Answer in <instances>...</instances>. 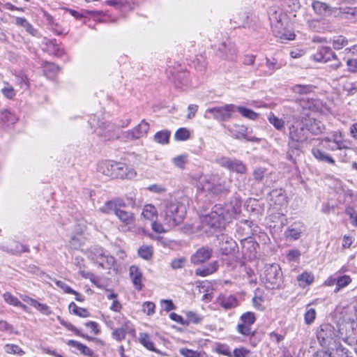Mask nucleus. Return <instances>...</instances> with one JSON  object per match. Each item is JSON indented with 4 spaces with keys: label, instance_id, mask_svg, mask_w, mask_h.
<instances>
[{
    "label": "nucleus",
    "instance_id": "4",
    "mask_svg": "<svg viewBox=\"0 0 357 357\" xmlns=\"http://www.w3.org/2000/svg\"><path fill=\"white\" fill-rule=\"evenodd\" d=\"M99 172L114 178H132L136 172L126 164L114 161H103L98 165Z\"/></svg>",
    "mask_w": 357,
    "mask_h": 357
},
{
    "label": "nucleus",
    "instance_id": "36",
    "mask_svg": "<svg viewBox=\"0 0 357 357\" xmlns=\"http://www.w3.org/2000/svg\"><path fill=\"white\" fill-rule=\"evenodd\" d=\"M170 137V132L168 130H162L158 132L154 135V140L161 144H166L169 143Z\"/></svg>",
    "mask_w": 357,
    "mask_h": 357
},
{
    "label": "nucleus",
    "instance_id": "53",
    "mask_svg": "<svg viewBox=\"0 0 357 357\" xmlns=\"http://www.w3.org/2000/svg\"><path fill=\"white\" fill-rule=\"evenodd\" d=\"M316 317V311L313 308H310L307 310L305 314V321L307 324H312Z\"/></svg>",
    "mask_w": 357,
    "mask_h": 357
},
{
    "label": "nucleus",
    "instance_id": "17",
    "mask_svg": "<svg viewBox=\"0 0 357 357\" xmlns=\"http://www.w3.org/2000/svg\"><path fill=\"white\" fill-rule=\"evenodd\" d=\"M271 200L278 206H284L287 203V197L284 190L274 189L271 193Z\"/></svg>",
    "mask_w": 357,
    "mask_h": 357
},
{
    "label": "nucleus",
    "instance_id": "28",
    "mask_svg": "<svg viewBox=\"0 0 357 357\" xmlns=\"http://www.w3.org/2000/svg\"><path fill=\"white\" fill-rule=\"evenodd\" d=\"M142 215L144 218L153 220L158 217V211L155 207L152 204H146L142 210Z\"/></svg>",
    "mask_w": 357,
    "mask_h": 357
},
{
    "label": "nucleus",
    "instance_id": "58",
    "mask_svg": "<svg viewBox=\"0 0 357 357\" xmlns=\"http://www.w3.org/2000/svg\"><path fill=\"white\" fill-rule=\"evenodd\" d=\"M34 307L38 310L41 313L46 315H49L52 313L50 307L47 305L40 303L38 301L36 302V306H34Z\"/></svg>",
    "mask_w": 357,
    "mask_h": 357
},
{
    "label": "nucleus",
    "instance_id": "24",
    "mask_svg": "<svg viewBox=\"0 0 357 357\" xmlns=\"http://www.w3.org/2000/svg\"><path fill=\"white\" fill-rule=\"evenodd\" d=\"M102 135H104V137L109 140L118 139L119 138V128L110 123H108L107 124Z\"/></svg>",
    "mask_w": 357,
    "mask_h": 357
},
{
    "label": "nucleus",
    "instance_id": "27",
    "mask_svg": "<svg viewBox=\"0 0 357 357\" xmlns=\"http://www.w3.org/2000/svg\"><path fill=\"white\" fill-rule=\"evenodd\" d=\"M297 281L301 287H305L312 283L314 275L308 272H304L297 276Z\"/></svg>",
    "mask_w": 357,
    "mask_h": 357
},
{
    "label": "nucleus",
    "instance_id": "8",
    "mask_svg": "<svg viewBox=\"0 0 357 357\" xmlns=\"http://www.w3.org/2000/svg\"><path fill=\"white\" fill-rule=\"evenodd\" d=\"M203 188L205 191L212 193L216 196L226 195L229 192V185L226 179H222L216 176L211 178L206 182Z\"/></svg>",
    "mask_w": 357,
    "mask_h": 357
},
{
    "label": "nucleus",
    "instance_id": "51",
    "mask_svg": "<svg viewBox=\"0 0 357 357\" xmlns=\"http://www.w3.org/2000/svg\"><path fill=\"white\" fill-rule=\"evenodd\" d=\"M343 90L347 92V95H352L357 91L355 84L351 82L346 81L343 86Z\"/></svg>",
    "mask_w": 357,
    "mask_h": 357
},
{
    "label": "nucleus",
    "instance_id": "20",
    "mask_svg": "<svg viewBox=\"0 0 357 357\" xmlns=\"http://www.w3.org/2000/svg\"><path fill=\"white\" fill-rule=\"evenodd\" d=\"M130 275L135 287L137 290H141L142 288V273L139 268L136 266H131L130 268Z\"/></svg>",
    "mask_w": 357,
    "mask_h": 357
},
{
    "label": "nucleus",
    "instance_id": "45",
    "mask_svg": "<svg viewBox=\"0 0 357 357\" xmlns=\"http://www.w3.org/2000/svg\"><path fill=\"white\" fill-rule=\"evenodd\" d=\"M190 137V132L187 128H179L175 133L176 140H186Z\"/></svg>",
    "mask_w": 357,
    "mask_h": 357
},
{
    "label": "nucleus",
    "instance_id": "12",
    "mask_svg": "<svg viewBox=\"0 0 357 357\" xmlns=\"http://www.w3.org/2000/svg\"><path fill=\"white\" fill-rule=\"evenodd\" d=\"M256 320L255 314L252 312H247L243 313L241 317V324L237 326V331L243 335H250L253 334L251 331V325L255 323Z\"/></svg>",
    "mask_w": 357,
    "mask_h": 357
},
{
    "label": "nucleus",
    "instance_id": "64",
    "mask_svg": "<svg viewBox=\"0 0 357 357\" xmlns=\"http://www.w3.org/2000/svg\"><path fill=\"white\" fill-rule=\"evenodd\" d=\"M340 355L334 354L332 351H318L316 354V357H339Z\"/></svg>",
    "mask_w": 357,
    "mask_h": 357
},
{
    "label": "nucleus",
    "instance_id": "42",
    "mask_svg": "<svg viewBox=\"0 0 357 357\" xmlns=\"http://www.w3.org/2000/svg\"><path fill=\"white\" fill-rule=\"evenodd\" d=\"M351 282V279L348 275H344L342 277H340L337 280V287L335 289L334 291L337 292L340 291V289L347 286L350 282Z\"/></svg>",
    "mask_w": 357,
    "mask_h": 357
},
{
    "label": "nucleus",
    "instance_id": "37",
    "mask_svg": "<svg viewBox=\"0 0 357 357\" xmlns=\"http://www.w3.org/2000/svg\"><path fill=\"white\" fill-rule=\"evenodd\" d=\"M236 110H237L243 116L251 120H255L258 117L257 113L255 112L252 109L243 107L236 106L235 111Z\"/></svg>",
    "mask_w": 357,
    "mask_h": 357
},
{
    "label": "nucleus",
    "instance_id": "30",
    "mask_svg": "<svg viewBox=\"0 0 357 357\" xmlns=\"http://www.w3.org/2000/svg\"><path fill=\"white\" fill-rule=\"evenodd\" d=\"M0 119L3 123L10 126L16 123L18 120V118L15 114L10 112L8 110H5L1 112Z\"/></svg>",
    "mask_w": 357,
    "mask_h": 357
},
{
    "label": "nucleus",
    "instance_id": "59",
    "mask_svg": "<svg viewBox=\"0 0 357 357\" xmlns=\"http://www.w3.org/2000/svg\"><path fill=\"white\" fill-rule=\"evenodd\" d=\"M218 240L219 241L220 244H222L223 242H225L226 244H228L229 245H231L234 243L233 241V239L228 236L227 235H225L224 234H220V235L217 236Z\"/></svg>",
    "mask_w": 357,
    "mask_h": 357
},
{
    "label": "nucleus",
    "instance_id": "31",
    "mask_svg": "<svg viewBox=\"0 0 357 357\" xmlns=\"http://www.w3.org/2000/svg\"><path fill=\"white\" fill-rule=\"evenodd\" d=\"M268 120L278 130H282L284 128V121L276 116L273 112H270L268 116Z\"/></svg>",
    "mask_w": 357,
    "mask_h": 357
},
{
    "label": "nucleus",
    "instance_id": "32",
    "mask_svg": "<svg viewBox=\"0 0 357 357\" xmlns=\"http://www.w3.org/2000/svg\"><path fill=\"white\" fill-rule=\"evenodd\" d=\"M68 344L70 346H72L73 347H75L79 350L82 354L87 356H93V351L91 349H89L86 345L75 341V340H69Z\"/></svg>",
    "mask_w": 357,
    "mask_h": 357
},
{
    "label": "nucleus",
    "instance_id": "39",
    "mask_svg": "<svg viewBox=\"0 0 357 357\" xmlns=\"http://www.w3.org/2000/svg\"><path fill=\"white\" fill-rule=\"evenodd\" d=\"M69 310L76 315L81 317H89V313L87 310L85 308L78 307L75 303L72 302L69 305Z\"/></svg>",
    "mask_w": 357,
    "mask_h": 357
},
{
    "label": "nucleus",
    "instance_id": "3",
    "mask_svg": "<svg viewBox=\"0 0 357 357\" xmlns=\"http://www.w3.org/2000/svg\"><path fill=\"white\" fill-rule=\"evenodd\" d=\"M269 20L275 37L281 40H293L295 34L287 28L288 20L280 8L272 7L268 10Z\"/></svg>",
    "mask_w": 357,
    "mask_h": 357
},
{
    "label": "nucleus",
    "instance_id": "35",
    "mask_svg": "<svg viewBox=\"0 0 357 357\" xmlns=\"http://www.w3.org/2000/svg\"><path fill=\"white\" fill-rule=\"evenodd\" d=\"M187 319H185V326H188L190 324H197L202 321V317L197 313L192 311H188L185 312Z\"/></svg>",
    "mask_w": 357,
    "mask_h": 357
},
{
    "label": "nucleus",
    "instance_id": "33",
    "mask_svg": "<svg viewBox=\"0 0 357 357\" xmlns=\"http://www.w3.org/2000/svg\"><path fill=\"white\" fill-rule=\"evenodd\" d=\"M119 210L117 203L115 201H108L100 208V212L106 214L111 213L116 214V212Z\"/></svg>",
    "mask_w": 357,
    "mask_h": 357
},
{
    "label": "nucleus",
    "instance_id": "14",
    "mask_svg": "<svg viewBox=\"0 0 357 357\" xmlns=\"http://www.w3.org/2000/svg\"><path fill=\"white\" fill-rule=\"evenodd\" d=\"M149 129V124L144 120L136 126L133 130L123 133V137L130 140H135L144 136Z\"/></svg>",
    "mask_w": 357,
    "mask_h": 357
},
{
    "label": "nucleus",
    "instance_id": "57",
    "mask_svg": "<svg viewBox=\"0 0 357 357\" xmlns=\"http://www.w3.org/2000/svg\"><path fill=\"white\" fill-rule=\"evenodd\" d=\"M187 162L186 157L184 155H178L173 159V162L175 166L183 169Z\"/></svg>",
    "mask_w": 357,
    "mask_h": 357
},
{
    "label": "nucleus",
    "instance_id": "43",
    "mask_svg": "<svg viewBox=\"0 0 357 357\" xmlns=\"http://www.w3.org/2000/svg\"><path fill=\"white\" fill-rule=\"evenodd\" d=\"M5 351L10 354H17L22 356L24 354V351L16 344H8L4 347Z\"/></svg>",
    "mask_w": 357,
    "mask_h": 357
},
{
    "label": "nucleus",
    "instance_id": "54",
    "mask_svg": "<svg viewBox=\"0 0 357 357\" xmlns=\"http://www.w3.org/2000/svg\"><path fill=\"white\" fill-rule=\"evenodd\" d=\"M1 91L7 98L11 99L15 96V89L8 84L2 89Z\"/></svg>",
    "mask_w": 357,
    "mask_h": 357
},
{
    "label": "nucleus",
    "instance_id": "26",
    "mask_svg": "<svg viewBox=\"0 0 357 357\" xmlns=\"http://www.w3.org/2000/svg\"><path fill=\"white\" fill-rule=\"evenodd\" d=\"M15 24L19 26L23 27L27 33L32 36H36L37 33V31L25 18L16 17Z\"/></svg>",
    "mask_w": 357,
    "mask_h": 357
},
{
    "label": "nucleus",
    "instance_id": "44",
    "mask_svg": "<svg viewBox=\"0 0 357 357\" xmlns=\"http://www.w3.org/2000/svg\"><path fill=\"white\" fill-rule=\"evenodd\" d=\"M266 64L267 68H268V72L266 73L267 75H271L273 73V72L279 68L280 67L278 66V61L275 58H266Z\"/></svg>",
    "mask_w": 357,
    "mask_h": 357
},
{
    "label": "nucleus",
    "instance_id": "60",
    "mask_svg": "<svg viewBox=\"0 0 357 357\" xmlns=\"http://www.w3.org/2000/svg\"><path fill=\"white\" fill-rule=\"evenodd\" d=\"M300 105L303 108V109H314V107H315V104L314 103V100H305L304 99H302L300 100Z\"/></svg>",
    "mask_w": 357,
    "mask_h": 357
},
{
    "label": "nucleus",
    "instance_id": "2",
    "mask_svg": "<svg viewBox=\"0 0 357 357\" xmlns=\"http://www.w3.org/2000/svg\"><path fill=\"white\" fill-rule=\"evenodd\" d=\"M160 215L164 225L172 229L179 225L185 216V208L176 200H165L161 204Z\"/></svg>",
    "mask_w": 357,
    "mask_h": 357
},
{
    "label": "nucleus",
    "instance_id": "62",
    "mask_svg": "<svg viewBox=\"0 0 357 357\" xmlns=\"http://www.w3.org/2000/svg\"><path fill=\"white\" fill-rule=\"evenodd\" d=\"M56 284L66 293L71 294L72 292H74V290L63 281L58 280L56 282Z\"/></svg>",
    "mask_w": 357,
    "mask_h": 357
},
{
    "label": "nucleus",
    "instance_id": "5",
    "mask_svg": "<svg viewBox=\"0 0 357 357\" xmlns=\"http://www.w3.org/2000/svg\"><path fill=\"white\" fill-rule=\"evenodd\" d=\"M303 119V116L298 114L292 116L293 123L289 127V138L291 142L303 143L307 139Z\"/></svg>",
    "mask_w": 357,
    "mask_h": 357
},
{
    "label": "nucleus",
    "instance_id": "34",
    "mask_svg": "<svg viewBox=\"0 0 357 357\" xmlns=\"http://www.w3.org/2000/svg\"><path fill=\"white\" fill-rule=\"evenodd\" d=\"M139 342L147 349L158 352L154 347L153 342L151 340L150 337L146 333H140Z\"/></svg>",
    "mask_w": 357,
    "mask_h": 357
},
{
    "label": "nucleus",
    "instance_id": "11",
    "mask_svg": "<svg viewBox=\"0 0 357 357\" xmlns=\"http://www.w3.org/2000/svg\"><path fill=\"white\" fill-rule=\"evenodd\" d=\"M236 106L232 104L226 105L223 107H213L206 110L213 118L218 121H226L231 117V113L235 112Z\"/></svg>",
    "mask_w": 357,
    "mask_h": 357
},
{
    "label": "nucleus",
    "instance_id": "25",
    "mask_svg": "<svg viewBox=\"0 0 357 357\" xmlns=\"http://www.w3.org/2000/svg\"><path fill=\"white\" fill-rule=\"evenodd\" d=\"M315 86L312 84H296L291 87V91L299 95H306L312 93Z\"/></svg>",
    "mask_w": 357,
    "mask_h": 357
},
{
    "label": "nucleus",
    "instance_id": "10",
    "mask_svg": "<svg viewBox=\"0 0 357 357\" xmlns=\"http://www.w3.org/2000/svg\"><path fill=\"white\" fill-rule=\"evenodd\" d=\"M216 54L225 60L233 61L237 55L236 45L231 40H226L218 44Z\"/></svg>",
    "mask_w": 357,
    "mask_h": 357
},
{
    "label": "nucleus",
    "instance_id": "18",
    "mask_svg": "<svg viewBox=\"0 0 357 357\" xmlns=\"http://www.w3.org/2000/svg\"><path fill=\"white\" fill-rule=\"evenodd\" d=\"M331 57L337 59L335 54L330 47H321L318 52L314 54V60L319 62H327Z\"/></svg>",
    "mask_w": 357,
    "mask_h": 357
},
{
    "label": "nucleus",
    "instance_id": "47",
    "mask_svg": "<svg viewBox=\"0 0 357 357\" xmlns=\"http://www.w3.org/2000/svg\"><path fill=\"white\" fill-rule=\"evenodd\" d=\"M250 351L245 349V347H239L235 349L231 352V357H247L250 354Z\"/></svg>",
    "mask_w": 357,
    "mask_h": 357
},
{
    "label": "nucleus",
    "instance_id": "6",
    "mask_svg": "<svg viewBox=\"0 0 357 357\" xmlns=\"http://www.w3.org/2000/svg\"><path fill=\"white\" fill-rule=\"evenodd\" d=\"M317 337L321 346L328 347L331 351L337 346L335 329L331 324L321 325L317 331Z\"/></svg>",
    "mask_w": 357,
    "mask_h": 357
},
{
    "label": "nucleus",
    "instance_id": "52",
    "mask_svg": "<svg viewBox=\"0 0 357 357\" xmlns=\"http://www.w3.org/2000/svg\"><path fill=\"white\" fill-rule=\"evenodd\" d=\"M153 230L158 234H162L167 231L169 229L164 224L162 225L156 221H153L152 223Z\"/></svg>",
    "mask_w": 357,
    "mask_h": 357
},
{
    "label": "nucleus",
    "instance_id": "19",
    "mask_svg": "<svg viewBox=\"0 0 357 357\" xmlns=\"http://www.w3.org/2000/svg\"><path fill=\"white\" fill-rule=\"evenodd\" d=\"M218 303L225 310L236 307L238 305V301L233 296L221 295L218 298Z\"/></svg>",
    "mask_w": 357,
    "mask_h": 357
},
{
    "label": "nucleus",
    "instance_id": "55",
    "mask_svg": "<svg viewBox=\"0 0 357 357\" xmlns=\"http://www.w3.org/2000/svg\"><path fill=\"white\" fill-rule=\"evenodd\" d=\"M216 351L218 354H222L229 357H231V351L229 347L226 344H219L216 347Z\"/></svg>",
    "mask_w": 357,
    "mask_h": 357
},
{
    "label": "nucleus",
    "instance_id": "40",
    "mask_svg": "<svg viewBox=\"0 0 357 357\" xmlns=\"http://www.w3.org/2000/svg\"><path fill=\"white\" fill-rule=\"evenodd\" d=\"M347 45H348L347 39L342 36H339L335 37L333 40V42H332V45H333V48L335 50H337L342 49L343 47H344Z\"/></svg>",
    "mask_w": 357,
    "mask_h": 357
},
{
    "label": "nucleus",
    "instance_id": "49",
    "mask_svg": "<svg viewBox=\"0 0 357 357\" xmlns=\"http://www.w3.org/2000/svg\"><path fill=\"white\" fill-rule=\"evenodd\" d=\"M301 234L300 229L289 228L285 231V235L287 238H291L294 240L299 238Z\"/></svg>",
    "mask_w": 357,
    "mask_h": 357
},
{
    "label": "nucleus",
    "instance_id": "38",
    "mask_svg": "<svg viewBox=\"0 0 357 357\" xmlns=\"http://www.w3.org/2000/svg\"><path fill=\"white\" fill-rule=\"evenodd\" d=\"M153 249L151 245H144L141 246L138 250L139 255L146 260L150 259L153 256Z\"/></svg>",
    "mask_w": 357,
    "mask_h": 357
},
{
    "label": "nucleus",
    "instance_id": "15",
    "mask_svg": "<svg viewBox=\"0 0 357 357\" xmlns=\"http://www.w3.org/2000/svg\"><path fill=\"white\" fill-rule=\"evenodd\" d=\"M213 249L208 246H203L199 248L191 257V262L194 264H199L208 260L212 256Z\"/></svg>",
    "mask_w": 357,
    "mask_h": 357
},
{
    "label": "nucleus",
    "instance_id": "1",
    "mask_svg": "<svg viewBox=\"0 0 357 357\" xmlns=\"http://www.w3.org/2000/svg\"><path fill=\"white\" fill-rule=\"evenodd\" d=\"M239 213V207L231 203L224 206L215 205L208 214L200 217L202 229L208 236L222 228L226 222H229Z\"/></svg>",
    "mask_w": 357,
    "mask_h": 357
},
{
    "label": "nucleus",
    "instance_id": "41",
    "mask_svg": "<svg viewBox=\"0 0 357 357\" xmlns=\"http://www.w3.org/2000/svg\"><path fill=\"white\" fill-rule=\"evenodd\" d=\"M84 240L81 234L73 236L69 241L72 248L77 250L84 244Z\"/></svg>",
    "mask_w": 357,
    "mask_h": 357
},
{
    "label": "nucleus",
    "instance_id": "63",
    "mask_svg": "<svg viewBox=\"0 0 357 357\" xmlns=\"http://www.w3.org/2000/svg\"><path fill=\"white\" fill-rule=\"evenodd\" d=\"M86 326L91 329V332L93 333L94 335H97L99 333L100 330L98 328V324L95 321H88L85 324Z\"/></svg>",
    "mask_w": 357,
    "mask_h": 357
},
{
    "label": "nucleus",
    "instance_id": "13",
    "mask_svg": "<svg viewBox=\"0 0 357 357\" xmlns=\"http://www.w3.org/2000/svg\"><path fill=\"white\" fill-rule=\"evenodd\" d=\"M216 162L221 167L235 171L238 174H244L246 172L245 166L238 160H232L227 157H221L216 160Z\"/></svg>",
    "mask_w": 357,
    "mask_h": 357
},
{
    "label": "nucleus",
    "instance_id": "56",
    "mask_svg": "<svg viewBox=\"0 0 357 357\" xmlns=\"http://www.w3.org/2000/svg\"><path fill=\"white\" fill-rule=\"evenodd\" d=\"M346 213L349 216L351 220V223L354 226H357V212L351 207H348L346 209Z\"/></svg>",
    "mask_w": 357,
    "mask_h": 357
},
{
    "label": "nucleus",
    "instance_id": "22",
    "mask_svg": "<svg viewBox=\"0 0 357 357\" xmlns=\"http://www.w3.org/2000/svg\"><path fill=\"white\" fill-rule=\"evenodd\" d=\"M312 153L313 156L319 161L328 162L332 165L335 164V160L329 154L319 149L313 148L312 149Z\"/></svg>",
    "mask_w": 357,
    "mask_h": 357
},
{
    "label": "nucleus",
    "instance_id": "29",
    "mask_svg": "<svg viewBox=\"0 0 357 357\" xmlns=\"http://www.w3.org/2000/svg\"><path fill=\"white\" fill-rule=\"evenodd\" d=\"M309 26L313 30L321 32L323 30L330 28V23L326 20H311L308 22Z\"/></svg>",
    "mask_w": 357,
    "mask_h": 357
},
{
    "label": "nucleus",
    "instance_id": "61",
    "mask_svg": "<svg viewBox=\"0 0 357 357\" xmlns=\"http://www.w3.org/2000/svg\"><path fill=\"white\" fill-rule=\"evenodd\" d=\"M185 261V259L183 258L174 259L171 263V266L173 269L181 268Z\"/></svg>",
    "mask_w": 357,
    "mask_h": 357
},
{
    "label": "nucleus",
    "instance_id": "50",
    "mask_svg": "<svg viewBox=\"0 0 357 357\" xmlns=\"http://www.w3.org/2000/svg\"><path fill=\"white\" fill-rule=\"evenodd\" d=\"M4 301L9 305L17 306L20 304V301L17 298L13 296L10 293L6 292L3 294Z\"/></svg>",
    "mask_w": 357,
    "mask_h": 357
},
{
    "label": "nucleus",
    "instance_id": "46",
    "mask_svg": "<svg viewBox=\"0 0 357 357\" xmlns=\"http://www.w3.org/2000/svg\"><path fill=\"white\" fill-rule=\"evenodd\" d=\"M155 305L153 302L146 301L142 305V311L148 316H151L155 313Z\"/></svg>",
    "mask_w": 357,
    "mask_h": 357
},
{
    "label": "nucleus",
    "instance_id": "7",
    "mask_svg": "<svg viewBox=\"0 0 357 357\" xmlns=\"http://www.w3.org/2000/svg\"><path fill=\"white\" fill-rule=\"evenodd\" d=\"M264 280L266 288L270 289L279 288L282 282V273L280 267L276 264L266 267Z\"/></svg>",
    "mask_w": 357,
    "mask_h": 357
},
{
    "label": "nucleus",
    "instance_id": "23",
    "mask_svg": "<svg viewBox=\"0 0 357 357\" xmlns=\"http://www.w3.org/2000/svg\"><path fill=\"white\" fill-rule=\"evenodd\" d=\"M116 215L125 225H129L134 222L135 216L132 213L119 209L116 212Z\"/></svg>",
    "mask_w": 357,
    "mask_h": 357
},
{
    "label": "nucleus",
    "instance_id": "9",
    "mask_svg": "<svg viewBox=\"0 0 357 357\" xmlns=\"http://www.w3.org/2000/svg\"><path fill=\"white\" fill-rule=\"evenodd\" d=\"M115 319L118 322L119 327L114 328V324L112 322H109L107 324L113 329L112 337L117 341H121L125 339L128 333L132 331V324L129 320H127L126 317L121 314L116 316Z\"/></svg>",
    "mask_w": 357,
    "mask_h": 357
},
{
    "label": "nucleus",
    "instance_id": "48",
    "mask_svg": "<svg viewBox=\"0 0 357 357\" xmlns=\"http://www.w3.org/2000/svg\"><path fill=\"white\" fill-rule=\"evenodd\" d=\"M179 352L184 357H206L204 354H201L188 349H181Z\"/></svg>",
    "mask_w": 357,
    "mask_h": 357
},
{
    "label": "nucleus",
    "instance_id": "16",
    "mask_svg": "<svg viewBox=\"0 0 357 357\" xmlns=\"http://www.w3.org/2000/svg\"><path fill=\"white\" fill-rule=\"evenodd\" d=\"M312 6L314 13L321 16L331 15L337 12V8H331L319 1H314Z\"/></svg>",
    "mask_w": 357,
    "mask_h": 357
},
{
    "label": "nucleus",
    "instance_id": "21",
    "mask_svg": "<svg viewBox=\"0 0 357 357\" xmlns=\"http://www.w3.org/2000/svg\"><path fill=\"white\" fill-rule=\"evenodd\" d=\"M306 129L314 135H319L325 129L324 125L317 119H309L308 123L305 124Z\"/></svg>",
    "mask_w": 357,
    "mask_h": 357
}]
</instances>
